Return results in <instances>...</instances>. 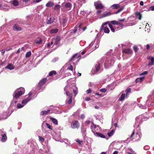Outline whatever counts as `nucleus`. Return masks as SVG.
I'll use <instances>...</instances> for the list:
<instances>
[{
  "mask_svg": "<svg viewBox=\"0 0 154 154\" xmlns=\"http://www.w3.org/2000/svg\"><path fill=\"white\" fill-rule=\"evenodd\" d=\"M122 52L123 53L128 54H131L132 53V51L131 49L129 48L124 49L123 50Z\"/></svg>",
  "mask_w": 154,
  "mask_h": 154,
  "instance_id": "nucleus-8",
  "label": "nucleus"
},
{
  "mask_svg": "<svg viewBox=\"0 0 154 154\" xmlns=\"http://www.w3.org/2000/svg\"><path fill=\"white\" fill-rule=\"evenodd\" d=\"M114 126L116 128L118 126L117 123L116 122L114 124Z\"/></svg>",
  "mask_w": 154,
  "mask_h": 154,
  "instance_id": "nucleus-62",
  "label": "nucleus"
},
{
  "mask_svg": "<svg viewBox=\"0 0 154 154\" xmlns=\"http://www.w3.org/2000/svg\"><path fill=\"white\" fill-rule=\"evenodd\" d=\"M147 59L148 60H150L151 61L149 62L148 64V66H151L154 64V57L151 56L147 57Z\"/></svg>",
  "mask_w": 154,
  "mask_h": 154,
  "instance_id": "nucleus-7",
  "label": "nucleus"
},
{
  "mask_svg": "<svg viewBox=\"0 0 154 154\" xmlns=\"http://www.w3.org/2000/svg\"><path fill=\"white\" fill-rule=\"evenodd\" d=\"M96 134L97 136L101 138H105L106 137L105 135L99 132H96Z\"/></svg>",
  "mask_w": 154,
  "mask_h": 154,
  "instance_id": "nucleus-11",
  "label": "nucleus"
},
{
  "mask_svg": "<svg viewBox=\"0 0 154 154\" xmlns=\"http://www.w3.org/2000/svg\"><path fill=\"white\" fill-rule=\"evenodd\" d=\"M119 25H120L121 26V28H122L123 27V24L122 23H119Z\"/></svg>",
  "mask_w": 154,
  "mask_h": 154,
  "instance_id": "nucleus-59",
  "label": "nucleus"
},
{
  "mask_svg": "<svg viewBox=\"0 0 154 154\" xmlns=\"http://www.w3.org/2000/svg\"><path fill=\"white\" fill-rule=\"evenodd\" d=\"M13 4L15 6H17L19 5V2L17 0H14L13 2Z\"/></svg>",
  "mask_w": 154,
  "mask_h": 154,
  "instance_id": "nucleus-31",
  "label": "nucleus"
},
{
  "mask_svg": "<svg viewBox=\"0 0 154 154\" xmlns=\"http://www.w3.org/2000/svg\"><path fill=\"white\" fill-rule=\"evenodd\" d=\"M22 1L23 2H25V3H26L27 2L29 1H30V0H22Z\"/></svg>",
  "mask_w": 154,
  "mask_h": 154,
  "instance_id": "nucleus-55",
  "label": "nucleus"
},
{
  "mask_svg": "<svg viewBox=\"0 0 154 154\" xmlns=\"http://www.w3.org/2000/svg\"><path fill=\"white\" fill-rule=\"evenodd\" d=\"M95 68V71H94V69H92L91 71L92 73L94 74L97 73L99 70L100 68V63L96 64Z\"/></svg>",
  "mask_w": 154,
  "mask_h": 154,
  "instance_id": "nucleus-6",
  "label": "nucleus"
},
{
  "mask_svg": "<svg viewBox=\"0 0 154 154\" xmlns=\"http://www.w3.org/2000/svg\"><path fill=\"white\" fill-rule=\"evenodd\" d=\"M53 44V42H51V43H49L47 45V46L48 47H49L51 45H52V44Z\"/></svg>",
  "mask_w": 154,
  "mask_h": 154,
  "instance_id": "nucleus-53",
  "label": "nucleus"
},
{
  "mask_svg": "<svg viewBox=\"0 0 154 154\" xmlns=\"http://www.w3.org/2000/svg\"><path fill=\"white\" fill-rule=\"evenodd\" d=\"M136 15L137 17H138V18L139 20H141L142 18V15L139 12H137L135 14Z\"/></svg>",
  "mask_w": 154,
  "mask_h": 154,
  "instance_id": "nucleus-21",
  "label": "nucleus"
},
{
  "mask_svg": "<svg viewBox=\"0 0 154 154\" xmlns=\"http://www.w3.org/2000/svg\"><path fill=\"white\" fill-rule=\"evenodd\" d=\"M148 73V72L147 71H145L142 72L141 74H140V75H146Z\"/></svg>",
  "mask_w": 154,
  "mask_h": 154,
  "instance_id": "nucleus-49",
  "label": "nucleus"
},
{
  "mask_svg": "<svg viewBox=\"0 0 154 154\" xmlns=\"http://www.w3.org/2000/svg\"><path fill=\"white\" fill-rule=\"evenodd\" d=\"M119 152L117 151H115L113 152V154H118Z\"/></svg>",
  "mask_w": 154,
  "mask_h": 154,
  "instance_id": "nucleus-60",
  "label": "nucleus"
},
{
  "mask_svg": "<svg viewBox=\"0 0 154 154\" xmlns=\"http://www.w3.org/2000/svg\"><path fill=\"white\" fill-rule=\"evenodd\" d=\"M47 81V79L44 78L42 79L39 82L38 85L36 88V90L39 92L43 91L44 88L43 86L44 84Z\"/></svg>",
  "mask_w": 154,
  "mask_h": 154,
  "instance_id": "nucleus-2",
  "label": "nucleus"
},
{
  "mask_svg": "<svg viewBox=\"0 0 154 154\" xmlns=\"http://www.w3.org/2000/svg\"><path fill=\"white\" fill-rule=\"evenodd\" d=\"M24 92L25 89L21 87L17 88L15 91L14 94H13L14 97L16 99L18 98L24 94Z\"/></svg>",
  "mask_w": 154,
  "mask_h": 154,
  "instance_id": "nucleus-1",
  "label": "nucleus"
},
{
  "mask_svg": "<svg viewBox=\"0 0 154 154\" xmlns=\"http://www.w3.org/2000/svg\"><path fill=\"white\" fill-rule=\"evenodd\" d=\"M140 138V135L138 132H137L136 133L134 138L136 140H138Z\"/></svg>",
  "mask_w": 154,
  "mask_h": 154,
  "instance_id": "nucleus-29",
  "label": "nucleus"
},
{
  "mask_svg": "<svg viewBox=\"0 0 154 154\" xmlns=\"http://www.w3.org/2000/svg\"><path fill=\"white\" fill-rule=\"evenodd\" d=\"M111 14L110 12H106L102 15V17H104L110 15Z\"/></svg>",
  "mask_w": 154,
  "mask_h": 154,
  "instance_id": "nucleus-19",
  "label": "nucleus"
},
{
  "mask_svg": "<svg viewBox=\"0 0 154 154\" xmlns=\"http://www.w3.org/2000/svg\"><path fill=\"white\" fill-rule=\"evenodd\" d=\"M135 134V130H134L133 131V132L130 136L131 138H132L133 137Z\"/></svg>",
  "mask_w": 154,
  "mask_h": 154,
  "instance_id": "nucleus-47",
  "label": "nucleus"
},
{
  "mask_svg": "<svg viewBox=\"0 0 154 154\" xmlns=\"http://www.w3.org/2000/svg\"><path fill=\"white\" fill-rule=\"evenodd\" d=\"M150 9L152 11H154V6H151L150 7Z\"/></svg>",
  "mask_w": 154,
  "mask_h": 154,
  "instance_id": "nucleus-56",
  "label": "nucleus"
},
{
  "mask_svg": "<svg viewBox=\"0 0 154 154\" xmlns=\"http://www.w3.org/2000/svg\"><path fill=\"white\" fill-rule=\"evenodd\" d=\"M94 5L95 6V8L97 9H101L104 7L100 3L98 2H95Z\"/></svg>",
  "mask_w": 154,
  "mask_h": 154,
  "instance_id": "nucleus-5",
  "label": "nucleus"
},
{
  "mask_svg": "<svg viewBox=\"0 0 154 154\" xmlns=\"http://www.w3.org/2000/svg\"><path fill=\"white\" fill-rule=\"evenodd\" d=\"M69 100L67 101L68 104H71L72 102V96H70V97H69Z\"/></svg>",
  "mask_w": 154,
  "mask_h": 154,
  "instance_id": "nucleus-36",
  "label": "nucleus"
},
{
  "mask_svg": "<svg viewBox=\"0 0 154 154\" xmlns=\"http://www.w3.org/2000/svg\"><path fill=\"white\" fill-rule=\"evenodd\" d=\"M58 31V29H51L50 31V32L52 34L57 33Z\"/></svg>",
  "mask_w": 154,
  "mask_h": 154,
  "instance_id": "nucleus-26",
  "label": "nucleus"
},
{
  "mask_svg": "<svg viewBox=\"0 0 154 154\" xmlns=\"http://www.w3.org/2000/svg\"><path fill=\"white\" fill-rule=\"evenodd\" d=\"M131 90V89L130 88H128L126 90V96H128V94L130 93Z\"/></svg>",
  "mask_w": 154,
  "mask_h": 154,
  "instance_id": "nucleus-30",
  "label": "nucleus"
},
{
  "mask_svg": "<svg viewBox=\"0 0 154 154\" xmlns=\"http://www.w3.org/2000/svg\"><path fill=\"white\" fill-rule=\"evenodd\" d=\"M111 23L113 25L116 24V25H119V22H118V21H115V20H113V21H111Z\"/></svg>",
  "mask_w": 154,
  "mask_h": 154,
  "instance_id": "nucleus-35",
  "label": "nucleus"
},
{
  "mask_svg": "<svg viewBox=\"0 0 154 154\" xmlns=\"http://www.w3.org/2000/svg\"><path fill=\"white\" fill-rule=\"evenodd\" d=\"M108 23V22H107L102 24L100 29V31H103L105 33H109V30L106 25Z\"/></svg>",
  "mask_w": 154,
  "mask_h": 154,
  "instance_id": "nucleus-3",
  "label": "nucleus"
},
{
  "mask_svg": "<svg viewBox=\"0 0 154 154\" xmlns=\"http://www.w3.org/2000/svg\"><path fill=\"white\" fill-rule=\"evenodd\" d=\"M133 49L135 52H137L138 51V50L139 49V48H138V47L136 45L134 46L133 47Z\"/></svg>",
  "mask_w": 154,
  "mask_h": 154,
  "instance_id": "nucleus-32",
  "label": "nucleus"
},
{
  "mask_svg": "<svg viewBox=\"0 0 154 154\" xmlns=\"http://www.w3.org/2000/svg\"><path fill=\"white\" fill-rule=\"evenodd\" d=\"M100 91L102 92L105 93L106 91V89L105 88H103L100 90Z\"/></svg>",
  "mask_w": 154,
  "mask_h": 154,
  "instance_id": "nucleus-41",
  "label": "nucleus"
},
{
  "mask_svg": "<svg viewBox=\"0 0 154 154\" xmlns=\"http://www.w3.org/2000/svg\"><path fill=\"white\" fill-rule=\"evenodd\" d=\"M54 17L50 18L49 20H48L47 23L48 24H50L54 22Z\"/></svg>",
  "mask_w": 154,
  "mask_h": 154,
  "instance_id": "nucleus-22",
  "label": "nucleus"
},
{
  "mask_svg": "<svg viewBox=\"0 0 154 154\" xmlns=\"http://www.w3.org/2000/svg\"><path fill=\"white\" fill-rule=\"evenodd\" d=\"M30 98H27L26 99H24L22 101V103L23 104H25L28 101L30 100Z\"/></svg>",
  "mask_w": 154,
  "mask_h": 154,
  "instance_id": "nucleus-25",
  "label": "nucleus"
},
{
  "mask_svg": "<svg viewBox=\"0 0 154 154\" xmlns=\"http://www.w3.org/2000/svg\"><path fill=\"white\" fill-rule=\"evenodd\" d=\"M39 140L42 142H44L45 141V139L41 136H38Z\"/></svg>",
  "mask_w": 154,
  "mask_h": 154,
  "instance_id": "nucleus-45",
  "label": "nucleus"
},
{
  "mask_svg": "<svg viewBox=\"0 0 154 154\" xmlns=\"http://www.w3.org/2000/svg\"><path fill=\"white\" fill-rule=\"evenodd\" d=\"M54 5L53 2L49 1L46 5V6L48 7H51Z\"/></svg>",
  "mask_w": 154,
  "mask_h": 154,
  "instance_id": "nucleus-10",
  "label": "nucleus"
},
{
  "mask_svg": "<svg viewBox=\"0 0 154 154\" xmlns=\"http://www.w3.org/2000/svg\"><path fill=\"white\" fill-rule=\"evenodd\" d=\"M50 119L52 121V122L55 125H57L58 124V122L57 120L54 118L52 117H50Z\"/></svg>",
  "mask_w": 154,
  "mask_h": 154,
  "instance_id": "nucleus-15",
  "label": "nucleus"
},
{
  "mask_svg": "<svg viewBox=\"0 0 154 154\" xmlns=\"http://www.w3.org/2000/svg\"><path fill=\"white\" fill-rule=\"evenodd\" d=\"M72 6V5L70 3L68 2L66 3L65 5V7L66 8H71Z\"/></svg>",
  "mask_w": 154,
  "mask_h": 154,
  "instance_id": "nucleus-23",
  "label": "nucleus"
},
{
  "mask_svg": "<svg viewBox=\"0 0 154 154\" xmlns=\"http://www.w3.org/2000/svg\"><path fill=\"white\" fill-rule=\"evenodd\" d=\"M50 111V110L49 109L47 110L42 111L41 112V115L42 116L47 115Z\"/></svg>",
  "mask_w": 154,
  "mask_h": 154,
  "instance_id": "nucleus-14",
  "label": "nucleus"
},
{
  "mask_svg": "<svg viewBox=\"0 0 154 154\" xmlns=\"http://www.w3.org/2000/svg\"><path fill=\"white\" fill-rule=\"evenodd\" d=\"M76 141L79 144H81V143H82L83 142L82 141V140H79V139H77L76 140Z\"/></svg>",
  "mask_w": 154,
  "mask_h": 154,
  "instance_id": "nucleus-50",
  "label": "nucleus"
},
{
  "mask_svg": "<svg viewBox=\"0 0 154 154\" xmlns=\"http://www.w3.org/2000/svg\"><path fill=\"white\" fill-rule=\"evenodd\" d=\"M32 53L31 51H29L26 52L25 57L26 58H28L30 57Z\"/></svg>",
  "mask_w": 154,
  "mask_h": 154,
  "instance_id": "nucleus-28",
  "label": "nucleus"
},
{
  "mask_svg": "<svg viewBox=\"0 0 154 154\" xmlns=\"http://www.w3.org/2000/svg\"><path fill=\"white\" fill-rule=\"evenodd\" d=\"M60 37L59 36H57L56 37V38L55 39V41L57 42H59L60 41Z\"/></svg>",
  "mask_w": 154,
  "mask_h": 154,
  "instance_id": "nucleus-44",
  "label": "nucleus"
},
{
  "mask_svg": "<svg viewBox=\"0 0 154 154\" xmlns=\"http://www.w3.org/2000/svg\"><path fill=\"white\" fill-rule=\"evenodd\" d=\"M140 4L141 6H143V2L142 1H141L140 2Z\"/></svg>",
  "mask_w": 154,
  "mask_h": 154,
  "instance_id": "nucleus-58",
  "label": "nucleus"
},
{
  "mask_svg": "<svg viewBox=\"0 0 154 154\" xmlns=\"http://www.w3.org/2000/svg\"><path fill=\"white\" fill-rule=\"evenodd\" d=\"M124 7L123 6L121 7V8L119 9L117 11H116L115 12V14H117L119 13L124 9Z\"/></svg>",
  "mask_w": 154,
  "mask_h": 154,
  "instance_id": "nucleus-37",
  "label": "nucleus"
},
{
  "mask_svg": "<svg viewBox=\"0 0 154 154\" xmlns=\"http://www.w3.org/2000/svg\"><path fill=\"white\" fill-rule=\"evenodd\" d=\"M56 74L57 72H56V71L55 70H52L49 72V76H51L53 75H56Z\"/></svg>",
  "mask_w": 154,
  "mask_h": 154,
  "instance_id": "nucleus-24",
  "label": "nucleus"
},
{
  "mask_svg": "<svg viewBox=\"0 0 154 154\" xmlns=\"http://www.w3.org/2000/svg\"><path fill=\"white\" fill-rule=\"evenodd\" d=\"M13 29L15 31H20L22 30V28L19 26L17 24H15L13 26Z\"/></svg>",
  "mask_w": 154,
  "mask_h": 154,
  "instance_id": "nucleus-9",
  "label": "nucleus"
},
{
  "mask_svg": "<svg viewBox=\"0 0 154 154\" xmlns=\"http://www.w3.org/2000/svg\"><path fill=\"white\" fill-rule=\"evenodd\" d=\"M101 12V10H98L96 12V14H98L99 13H100Z\"/></svg>",
  "mask_w": 154,
  "mask_h": 154,
  "instance_id": "nucleus-61",
  "label": "nucleus"
},
{
  "mask_svg": "<svg viewBox=\"0 0 154 154\" xmlns=\"http://www.w3.org/2000/svg\"><path fill=\"white\" fill-rule=\"evenodd\" d=\"M66 95L68 96L69 97H70V96H72V94L70 93L69 92H66Z\"/></svg>",
  "mask_w": 154,
  "mask_h": 154,
  "instance_id": "nucleus-46",
  "label": "nucleus"
},
{
  "mask_svg": "<svg viewBox=\"0 0 154 154\" xmlns=\"http://www.w3.org/2000/svg\"><path fill=\"white\" fill-rule=\"evenodd\" d=\"M73 91L74 93V94H75V96H76V95H77V93H78L77 91L76 90H75L73 89Z\"/></svg>",
  "mask_w": 154,
  "mask_h": 154,
  "instance_id": "nucleus-48",
  "label": "nucleus"
},
{
  "mask_svg": "<svg viewBox=\"0 0 154 154\" xmlns=\"http://www.w3.org/2000/svg\"><path fill=\"white\" fill-rule=\"evenodd\" d=\"M73 32L74 33H75L77 30V29L76 28H75L73 29Z\"/></svg>",
  "mask_w": 154,
  "mask_h": 154,
  "instance_id": "nucleus-63",
  "label": "nucleus"
},
{
  "mask_svg": "<svg viewBox=\"0 0 154 154\" xmlns=\"http://www.w3.org/2000/svg\"><path fill=\"white\" fill-rule=\"evenodd\" d=\"M71 127L73 129H78L80 127V123L77 120L73 121L71 123Z\"/></svg>",
  "mask_w": 154,
  "mask_h": 154,
  "instance_id": "nucleus-4",
  "label": "nucleus"
},
{
  "mask_svg": "<svg viewBox=\"0 0 154 154\" xmlns=\"http://www.w3.org/2000/svg\"><path fill=\"white\" fill-rule=\"evenodd\" d=\"M5 68L10 70H12L14 69V67L12 64L10 63L5 67Z\"/></svg>",
  "mask_w": 154,
  "mask_h": 154,
  "instance_id": "nucleus-13",
  "label": "nucleus"
},
{
  "mask_svg": "<svg viewBox=\"0 0 154 154\" xmlns=\"http://www.w3.org/2000/svg\"><path fill=\"white\" fill-rule=\"evenodd\" d=\"M46 125L48 128L51 130L52 129V127L51 125H50L49 124L46 123Z\"/></svg>",
  "mask_w": 154,
  "mask_h": 154,
  "instance_id": "nucleus-39",
  "label": "nucleus"
},
{
  "mask_svg": "<svg viewBox=\"0 0 154 154\" xmlns=\"http://www.w3.org/2000/svg\"><path fill=\"white\" fill-rule=\"evenodd\" d=\"M125 97V94H122L120 97L119 98V100L120 101H122L124 100V98Z\"/></svg>",
  "mask_w": 154,
  "mask_h": 154,
  "instance_id": "nucleus-27",
  "label": "nucleus"
},
{
  "mask_svg": "<svg viewBox=\"0 0 154 154\" xmlns=\"http://www.w3.org/2000/svg\"><path fill=\"white\" fill-rule=\"evenodd\" d=\"M91 91V88H89L87 90L86 92L88 94L90 93Z\"/></svg>",
  "mask_w": 154,
  "mask_h": 154,
  "instance_id": "nucleus-51",
  "label": "nucleus"
},
{
  "mask_svg": "<svg viewBox=\"0 0 154 154\" xmlns=\"http://www.w3.org/2000/svg\"><path fill=\"white\" fill-rule=\"evenodd\" d=\"M7 140V137L6 134H4V135H2V138L1 139V140L2 142H5Z\"/></svg>",
  "mask_w": 154,
  "mask_h": 154,
  "instance_id": "nucleus-18",
  "label": "nucleus"
},
{
  "mask_svg": "<svg viewBox=\"0 0 154 154\" xmlns=\"http://www.w3.org/2000/svg\"><path fill=\"white\" fill-rule=\"evenodd\" d=\"M95 108L96 109H98L99 108V107L97 106H95Z\"/></svg>",
  "mask_w": 154,
  "mask_h": 154,
  "instance_id": "nucleus-64",
  "label": "nucleus"
},
{
  "mask_svg": "<svg viewBox=\"0 0 154 154\" xmlns=\"http://www.w3.org/2000/svg\"><path fill=\"white\" fill-rule=\"evenodd\" d=\"M150 45L149 44H147L146 45V48L147 50H149L150 48Z\"/></svg>",
  "mask_w": 154,
  "mask_h": 154,
  "instance_id": "nucleus-54",
  "label": "nucleus"
},
{
  "mask_svg": "<svg viewBox=\"0 0 154 154\" xmlns=\"http://www.w3.org/2000/svg\"><path fill=\"white\" fill-rule=\"evenodd\" d=\"M76 59H77L78 60H77V61L79 60H78V57H77V55L76 54H75L71 57L69 61H74Z\"/></svg>",
  "mask_w": 154,
  "mask_h": 154,
  "instance_id": "nucleus-12",
  "label": "nucleus"
},
{
  "mask_svg": "<svg viewBox=\"0 0 154 154\" xmlns=\"http://www.w3.org/2000/svg\"><path fill=\"white\" fill-rule=\"evenodd\" d=\"M144 78V77L137 78L135 80V82L136 83L139 82H141L143 81Z\"/></svg>",
  "mask_w": 154,
  "mask_h": 154,
  "instance_id": "nucleus-16",
  "label": "nucleus"
},
{
  "mask_svg": "<svg viewBox=\"0 0 154 154\" xmlns=\"http://www.w3.org/2000/svg\"><path fill=\"white\" fill-rule=\"evenodd\" d=\"M119 6V5L118 4H113L112 6V7L114 9H117Z\"/></svg>",
  "mask_w": 154,
  "mask_h": 154,
  "instance_id": "nucleus-34",
  "label": "nucleus"
},
{
  "mask_svg": "<svg viewBox=\"0 0 154 154\" xmlns=\"http://www.w3.org/2000/svg\"><path fill=\"white\" fill-rule=\"evenodd\" d=\"M23 106V105H22L20 103H18L17 105V108L18 109H20L22 108Z\"/></svg>",
  "mask_w": 154,
  "mask_h": 154,
  "instance_id": "nucleus-42",
  "label": "nucleus"
},
{
  "mask_svg": "<svg viewBox=\"0 0 154 154\" xmlns=\"http://www.w3.org/2000/svg\"><path fill=\"white\" fill-rule=\"evenodd\" d=\"M67 69L70 70L71 71H72L73 70V67L71 65H70L67 68Z\"/></svg>",
  "mask_w": 154,
  "mask_h": 154,
  "instance_id": "nucleus-40",
  "label": "nucleus"
},
{
  "mask_svg": "<svg viewBox=\"0 0 154 154\" xmlns=\"http://www.w3.org/2000/svg\"><path fill=\"white\" fill-rule=\"evenodd\" d=\"M85 118L84 114H81L79 116V119H83Z\"/></svg>",
  "mask_w": 154,
  "mask_h": 154,
  "instance_id": "nucleus-43",
  "label": "nucleus"
},
{
  "mask_svg": "<svg viewBox=\"0 0 154 154\" xmlns=\"http://www.w3.org/2000/svg\"><path fill=\"white\" fill-rule=\"evenodd\" d=\"M114 132V130H112L110 132L108 133L107 134L109 137H110L113 135Z\"/></svg>",
  "mask_w": 154,
  "mask_h": 154,
  "instance_id": "nucleus-33",
  "label": "nucleus"
},
{
  "mask_svg": "<svg viewBox=\"0 0 154 154\" xmlns=\"http://www.w3.org/2000/svg\"><path fill=\"white\" fill-rule=\"evenodd\" d=\"M85 100L87 101H88L90 100L91 98L89 97H87L85 98Z\"/></svg>",
  "mask_w": 154,
  "mask_h": 154,
  "instance_id": "nucleus-52",
  "label": "nucleus"
},
{
  "mask_svg": "<svg viewBox=\"0 0 154 154\" xmlns=\"http://www.w3.org/2000/svg\"><path fill=\"white\" fill-rule=\"evenodd\" d=\"M63 23H65L66 22V20L65 19H63Z\"/></svg>",
  "mask_w": 154,
  "mask_h": 154,
  "instance_id": "nucleus-57",
  "label": "nucleus"
},
{
  "mask_svg": "<svg viewBox=\"0 0 154 154\" xmlns=\"http://www.w3.org/2000/svg\"><path fill=\"white\" fill-rule=\"evenodd\" d=\"M109 26L111 30L113 32H114L115 30L113 28L112 25L111 24H109Z\"/></svg>",
  "mask_w": 154,
  "mask_h": 154,
  "instance_id": "nucleus-38",
  "label": "nucleus"
},
{
  "mask_svg": "<svg viewBox=\"0 0 154 154\" xmlns=\"http://www.w3.org/2000/svg\"><path fill=\"white\" fill-rule=\"evenodd\" d=\"M35 42L36 43L41 44L42 43V39L40 38H38L35 40Z\"/></svg>",
  "mask_w": 154,
  "mask_h": 154,
  "instance_id": "nucleus-20",
  "label": "nucleus"
},
{
  "mask_svg": "<svg viewBox=\"0 0 154 154\" xmlns=\"http://www.w3.org/2000/svg\"><path fill=\"white\" fill-rule=\"evenodd\" d=\"M60 5H55L54 7V9L56 11H58L60 8Z\"/></svg>",
  "mask_w": 154,
  "mask_h": 154,
  "instance_id": "nucleus-17",
  "label": "nucleus"
}]
</instances>
